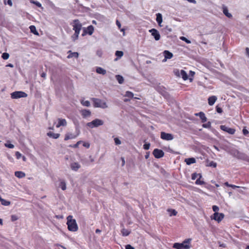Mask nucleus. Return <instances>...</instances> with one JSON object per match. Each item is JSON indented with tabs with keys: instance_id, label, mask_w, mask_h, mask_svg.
<instances>
[{
	"instance_id": "29",
	"label": "nucleus",
	"mask_w": 249,
	"mask_h": 249,
	"mask_svg": "<svg viewBox=\"0 0 249 249\" xmlns=\"http://www.w3.org/2000/svg\"><path fill=\"white\" fill-rule=\"evenodd\" d=\"M96 72L99 74L105 75L107 73L106 70L101 67H97L96 69Z\"/></svg>"
},
{
	"instance_id": "11",
	"label": "nucleus",
	"mask_w": 249,
	"mask_h": 249,
	"mask_svg": "<svg viewBox=\"0 0 249 249\" xmlns=\"http://www.w3.org/2000/svg\"><path fill=\"white\" fill-rule=\"evenodd\" d=\"M220 129L227 133H228L230 134L233 135L235 132V129L232 128H230L228 126H226L225 125H221L220 126Z\"/></svg>"
},
{
	"instance_id": "47",
	"label": "nucleus",
	"mask_w": 249,
	"mask_h": 249,
	"mask_svg": "<svg viewBox=\"0 0 249 249\" xmlns=\"http://www.w3.org/2000/svg\"><path fill=\"white\" fill-rule=\"evenodd\" d=\"M150 143L149 142L145 143L143 145V149H144L145 150H148L150 148Z\"/></svg>"
},
{
	"instance_id": "35",
	"label": "nucleus",
	"mask_w": 249,
	"mask_h": 249,
	"mask_svg": "<svg viewBox=\"0 0 249 249\" xmlns=\"http://www.w3.org/2000/svg\"><path fill=\"white\" fill-rule=\"evenodd\" d=\"M199 177V178H202V175L201 174H197L196 173H194L192 174V179L195 180L197 177Z\"/></svg>"
},
{
	"instance_id": "2",
	"label": "nucleus",
	"mask_w": 249,
	"mask_h": 249,
	"mask_svg": "<svg viewBox=\"0 0 249 249\" xmlns=\"http://www.w3.org/2000/svg\"><path fill=\"white\" fill-rule=\"evenodd\" d=\"M192 239H186L183 242L181 243H175L173 245V248L176 249H189L191 248L190 243Z\"/></svg>"
},
{
	"instance_id": "25",
	"label": "nucleus",
	"mask_w": 249,
	"mask_h": 249,
	"mask_svg": "<svg viewBox=\"0 0 249 249\" xmlns=\"http://www.w3.org/2000/svg\"><path fill=\"white\" fill-rule=\"evenodd\" d=\"M179 76L181 77V78L184 80H186L188 79V74L187 73H186V72L183 70H181L180 71V75H179Z\"/></svg>"
},
{
	"instance_id": "62",
	"label": "nucleus",
	"mask_w": 249,
	"mask_h": 249,
	"mask_svg": "<svg viewBox=\"0 0 249 249\" xmlns=\"http://www.w3.org/2000/svg\"><path fill=\"white\" fill-rule=\"evenodd\" d=\"M116 25H117L118 28L119 29H120L121 26V23L118 20H117V21H116Z\"/></svg>"
},
{
	"instance_id": "64",
	"label": "nucleus",
	"mask_w": 249,
	"mask_h": 249,
	"mask_svg": "<svg viewBox=\"0 0 249 249\" xmlns=\"http://www.w3.org/2000/svg\"><path fill=\"white\" fill-rule=\"evenodd\" d=\"M121 160H122V165L124 166V164H125V160H124V158L122 157L121 158Z\"/></svg>"
},
{
	"instance_id": "12",
	"label": "nucleus",
	"mask_w": 249,
	"mask_h": 249,
	"mask_svg": "<svg viewBox=\"0 0 249 249\" xmlns=\"http://www.w3.org/2000/svg\"><path fill=\"white\" fill-rule=\"evenodd\" d=\"M149 32L151 33L152 36L154 37L156 41L159 40L160 38V34L159 31L154 28L149 30Z\"/></svg>"
},
{
	"instance_id": "10",
	"label": "nucleus",
	"mask_w": 249,
	"mask_h": 249,
	"mask_svg": "<svg viewBox=\"0 0 249 249\" xmlns=\"http://www.w3.org/2000/svg\"><path fill=\"white\" fill-rule=\"evenodd\" d=\"M224 217V214L223 213H214L212 216V219L217 221L220 222Z\"/></svg>"
},
{
	"instance_id": "34",
	"label": "nucleus",
	"mask_w": 249,
	"mask_h": 249,
	"mask_svg": "<svg viewBox=\"0 0 249 249\" xmlns=\"http://www.w3.org/2000/svg\"><path fill=\"white\" fill-rule=\"evenodd\" d=\"M81 104L83 106H85V107H89L90 106V103L89 101L88 100H82L81 101Z\"/></svg>"
},
{
	"instance_id": "5",
	"label": "nucleus",
	"mask_w": 249,
	"mask_h": 249,
	"mask_svg": "<svg viewBox=\"0 0 249 249\" xmlns=\"http://www.w3.org/2000/svg\"><path fill=\"white\" fill-rule=\"evenodd\" d=\"M27 94L24 91H16L11 93V97L12 99H18L20 98L26 97Z\"/></svg>"
},
{
	"instance_id": "52",
	"label": "nucleus",
	"mask_w": 249,
	"mask_h": 249,
	"mask_svg": "<svg viewBox=\"0 0 249 249\" xmlns=\"http://www.w3.org/2000/svg\"><path fill=\"white\" fill-rule=\"evenodd\" d=\"M5 147L9 148H13L14 147V145L12 143H6L4 144Z\"/></svg>"
},
{
	"instance_id": "26",
	"label": "nucleus",
	"mask_w": 249,
	"mask_h": 249,
	"mask_svg": "<svg viewBox=\"0 0 249 249\" xmlns=\"http://www.w3.org/2000/svg\"><path fill=\"white\" fill-rule=\"evenodd\" d=\"M185 162L187 165H191V164L196 163V160L194 158H189L186 159Z\"/></svg>"
},
{
	"instance_id": "53",
	"label": "nucleus",
	"mask_w": 249,
	"mask_h": 249,
	"mask_svg": "<svg viewBox=\"0 0 249 249\" xmlns=\"http://www.w3.org/2000/svg\"><path fill=\"white\" fill-rule=\"evenodd\" d=\"M15 155L17 159H19L22 156L21 154L18 151L16 152Z\"/></svg>"
},
{
	"instance_id": "15",
	"label": "nucleus",
	"mask_w": 249,
	"mask_h": 249,
	"mask_svg": "<svg viewBox=\"0 0 249 249\" xmlns=\"http://www.w3.org/2000/svg\"><path fill=\"white\" fill-rule=\"evenodd\" d=\"M195 115L196 116H199L200 119L201 120V122L203 123L206 122L207 120V119L206 117L205 116L204 113L203 112L196 113H195Z\"/></svg>"
},
{
	"instance_id": "57",
	"label": "nucleus",
	"mask_w": 249,
	"mask_h": 249,
	"mask_svg": "<svg viewBox=\"0 0 249 249\" xmlns=\"http://www.w3.org/2000/svg\"><path fill=\"white\" fill-rule=\"evenodd\" d=\"M125 249H134V248H133L130 245L128 244L125 246Z\"/></svg>"
},
{
	"instance_id": "14",
	"label": "nucleus",
	"mask_w": 249,
	"mask_h": 249,
	"mask_svg": "<svg viewBox=\"0 0 249 249\" xmlns=\"http://www.w3.org/2000/svg\"><path fill=\"white\" fill-rule=\"evenodd\" d=\"M80 131L78 130V133L76 135H74L72 133H68L65 135V137L64 138L65 141H67L70 139H73L75 138L79 134Z\"/></svg>"
},
{
	"instance_id": "4",
	"label": "nucleus",
	"mask_w": 249,
	"mask_h": 249,
	"mask_svg": "<svg viewBox=\"0 0 249 249\" xmlns=\"http://www.w3.org/2000/svg\"><path fill=\"white\" fill-rule=\"evenodd\" d=\"M104 124V122L100 119H95L90 122L88 123L87 125L90 128L97 127Z\"/></svg>"
},
{
	"instance_id": "39",
	"label": "nucleus",
	"mask_w": 249,
	"mask_h": 249,
	"mask_svg": "<svg viewBox=\"0 0 249 249\" xmlns=\"http://www.w3.org/2000/svg\"><path fill=\"white\" fill-rule=\"evenodd\" d=\"M124 54L123 52L121 51H116L115 52V55L119 58H121Z\"/></svg>"
},
{
	"instance_id": "56",
	"label": "nucleus",
	"mask_w": 249,
	"mask_h": 249,
	"mask_svg": "<svg viewBox=\"0 0 249 249\" xmlns=\"http://www.w3.org/2000/svg\"><path fill=\"white\" fill-rule=\"evenodd\" d=\"M18 219V217L16 215H12L11 216V220L12 221H15Z\"/></svg>"
},
{
	"instance_id": "3",
	"label": "nucleus",
	"mask_w": 249,
	"mask_h": 249,
	"mask_svg": "<svg viewBox=\"0 0 249 249\" xmlns=\"http://www.w3.org/2000/svg\"><path fill=\"white\" fill-rule=\"evenodd\" d=\"M91 100L93 101L94 107H100L105 109L108 107L106 102L101 99L92 98Z\"/></svg>"
},
{
	"instance_id": "24",
	"label": "nucleus",
	"mask_w": 249,
	"mask_h": 249,
	"mask_svg": "<svg viewBox=\"0 0 249 249\" xmlns=\"http://www.w3.org/2000/svg\"><path fill=\"white\" fill-rule=\"evenodd\" d=\"M47 136L50 138H52L53 139H56L58 138L60 136V134L58 133H54L53 132L50 131L47 133Z\"/></svg>"
},
{
	"instance_id": "9",
	"label": "nucleus",
	"mask_w": 249,
	"mask_h": 249,
	"mask_svg": "<svg viewBox=\"0 0 249 249\" xmlns=\"http://www.w3.org/2000/svg\"><path fill=\"white\" fill-rule=\"evenodd\" d=\"M153 154L156 158L160 159L164 156V153L162 150L156 148L153 150Z\"/></svg>"
},
{
	"instance_id": "13",
	"label": "nucleus",
	"mask_w": 249,
	"mask_h": 249,
	"mask_svg": "<svg viewBox=\"0 0 249 249\" xmlns=\"http://www.w3.org/2000/svg\"><path fill=\"white\" fill-rule=\"evenodd\" d=\"M72 25L73 30H81L82 27V25L80 23V21L78 19H76L73 20Z\"/></svg>"
},
{
	"instance_id": "60",
	"label": "nucleus",
	"mask_w": 249,
	"mask_h": 249,
	"mask_svg": "<svg viewBox=\"0 0 249 249\" xmlns=\"http://www.w3.org/2000/svg\"><path fill=\"white\" fill-rule=\"evenodd\" d=\"M88 34V33L86 30V28H83V33L82 35V36H85L86 35Z\"/></svg>"
},
{
	"instance_id": "54",
	"label": "nucleus",
	"mask_w": 249,
	"mask_h": 249,
	"mask_svg": "<svg viewBox=\"0 0 249 249\" xmlns=\"http://www.w3.org/2000/svg\"><path fill=\"white\" fill-rule=\"evenodd\" d=\"M83 145V146H84L87 148H89L90 147V144L89 142H84Z\"/></svg>"
},
{
	"instance_id": "18",
	"label": "nucleus",
	"mask_w": 249,
	"mask_h": 249,
	"mask_svg": "<svg viewBox=\"0 0 249 249\" xmlns=\"http://www.w3.org/2000/svg\"><path fill=\"white\" fill-rule=\"evenodd\" d=\"M67 125V122L65 119L58 118V124H56V127L59 128L61 126H66Z\"/></svg>"
},
{
	"instance_id": "42",
	"label": "nucleus",
	"mask_w": 249,
	"mask_h": 249,
	"mask_svg": "<svg viewBox=\"0 0 249 249\" xmlns=\"http://www.w3.org/2000/svg\"><path fill=\"white\" fill-rule=\"evenodd\" d=\"M207 166H210V167H212L213 168H215L217 166V163L213 161H211L209 163V164L207 165Z\"/></svg>"
},
{
	"instance_id": "19",
	"label": "nucleus",
	"mask_w": 249,
	"mask_h": 249,
	"mask_svg": "<svg viewBox=\"0 0 249 249\" xmlns=\"http://www.w3.org/2000/svg\"><path fill=\"white\" fill-rule=\"evenodd\" d=\"M223 12L224 14L229 18H231L232 17V15L229 12L228 9L227 7L225 5H223L222 7Z\"/></svg>"
},
{
	"instance_id": "36",
	"label": "nucleus",
	"mask_w": 249,
	"mask_h": 249,
	"mask_svg": "<svg viewBox=\"0 0 249 249\" xmlns=\"http://www.w3.org/2000/svg\"><path fill=\"white\" fill-rule=\"evenodd\" d=\"M59 187L62 190H65L66 189V184L65 181L64 180L61 181L59 184Z\"/></svg>"
},
{
	"instance_id": "58",
	"label": "nucleus",
	"mask_w": 249,
	"mask_h": 249,
	"mask_svg": "<svg viewBox=\"0 0 249 249\" xmlns=\"http://www.w3.org/2000/svg\"><path fill=\"white\" fill-rule=\"evenodd\" d=\"M96 54L97 55H98L99 57H101L102 54V52L101 50H98L96 52Z\"/></svg>"
},
{
	"instance_id": "43",
	"label": "nucleus",
	"mask_w": 249,
	"mask_h": 249,
	"mask_svg": "<svg viewBox=\"0 0 249 249\" xmlns=\"http://www.w3.org/2000/svg\"><path fill=\"white\" fill-rule=\"evenodd\" d=\"M31 2L32 3H34V4H35L36 6H37L38 7H42V5L38 1H35V0H32L31 1Z\"/></svg>"
},
{
	"instance_id": "21",
	"label": "nucleus",
	"mask_w": 249,
	"mask_h": 249,
	"mask_svg": "<svg viewBox=\"0 0 249 249\" xmlns=\"http://www.w3.org/2000/svg\"><path fill=\"white\" fill-rule=\"evenodd\" d=\"M81 166L78 162H73L71 164V168L72 170L77 171Z\"/></svg>"
},
{
	"instance_id": "46",
	"label": "nucleus",
	"mask_w": 249,
	"mask_h": 249,
	"mask_svg": "<svg viewBox=\"0 0 249 249\" xmlns=\"http://www.w3.org/2000/svg\"><path fill=\"white\" fill-rule=\"evenodd\" d=\"M216 111L218 113H221L223 112L222 108L219 106V105L216 106Z\"/></svg>"
},
{
	"instance_id": "20",
	"label": "nucleus",
	"mask_w": 249,
	"mask_h": 249,
	"mask_svg": "<svg viewBox=\"0 0 249 249\" xmlns=\"http://www.w3.org/2000/svg\"><path fill=\"white\" fill-rule=\"evenodd\" d=\"M156 21L158 23V25L161 27V23L162 22V16L160 13L156 14Z\"/></svg>"
},
{
	"instance_id": "40",
	"label": "nucleus",
	"mask_w": 249,
	"mask_h": 249,
	"mask_svg": "<svg viewBox=\"0 0 249 249\" xmlns=\"http://www.w3.org/2000/svg\"><path fill=\"white\" fill-rule=\"evenodd\" d=\"M1 57L4 60H7L9 57V54L7 53H4L2 54Z\"/></svg>"
},
{
	"instance_id": "32",
	"label": "nucleus",
	"mask_w": 249,
	"mask_h": 249,
	"mask_svg": "<svg viewBox=\"0 0 249 249\" xmlns=\"http://www.w3.org/2000/svg\"><path fill=\"white\" fill-rule=\"evenodd\" d=\"M121 232L123 236H126L130 234V231L127 229L124 228L122 230Z\"/></svg>"
},
{
	"instance_id": "59",
	"label": "nucleus",
	"mask_w": 249,
	"mask_h": 249,
	"mask_svg": "<svg viewBox=\"0 0 249 249\" xmlns=\"http://www.w3.org/2000/svg\"><path fill=\"white\" fill-rule=\"evenodd\" d=\"M6 4H7L8 5H9L10 6H12V4H13L11 0H7V2H6Z\"/></svg>"
},
{
	"instance_id": "33",
	"label": "nucleus",
	"mask_w": 249,
	"mask_h": 249,
	"mask_svg": "<svg viewBox=\"0 0 249 249\" xmlns=\"http://www.w3.org/2000/svg\"><path fill=\"white\" fill-rule=\"evenodd\" d=\"M29 28L30 29V31L31 33H33L35 35H38V33L36 30V28L34 25H31L29 27Z\"/></svg>"
},
{
	"instance_id": "45",
	"label": "nucleus",
	"mask_w": 249,
	"mask_h": 249,
	"mask_svg": "<svg viewBox=\"0 0 249 249\" xmlns=\"http://www.w3.org/2000/svg\"><path fill=\"white\" fill-rule=\"evenodd\" d=\"M202 126L204 128H210L211 126V123L210 122H208L206 124H202Z\"/></svg>"
},
{
	"instance_id": "23",
	"label": "nucleus",
	"mask_w": 249,
	"mask_h": 249,
	"mask_svg": "<svg viewBox=\"0 0 249 249\" xmlns=\"http://www.w3.org/2000/svg\"><path fill=\"white\" fill-rule=\"evenodd\" d=\"M217 100V97L215 96H212L209 97L208 98V104L210 106H213L216 100Z\"/></svg>"
},
{
	"instance_id": "6",
	"label": "nucleus",
	"mask_w": 249,
	"mask_h": 249,
	"mask_svg": "<svg viewBox=\"0 0 249 249\" xmlns=\"http://www.w3.org/2000/svg\"><path fill=\"white\" fill-rule=\"evenodd\" d=\"M233 156L238 159L242 160H243L247 161L249 160V157L246 154L240 152L238 150H235L234 152Z\"/></svg>"
},
{
	"instance_id": "63",
	"label": "nucleus",
	"mask_w": 249,
	"mask_h": 249,
	"mask_svg": "<svg viewBox=\"0 0 249 249\" xmlns=\"http://www.w3.org/2000/svg\"><path fill=\"white\" fill-rule=\"evenodd\" d=\"M41 76L44 78H45L46 77V73L45 72H43L41 74Z\"/></svg>"
},
{
	"instance_id": "30",
	"label": "nucleus",
	"mask_w": 249,
	"mask_h": 249,
	"mask_svg": "<svg viewBox=\"0 0 249 249\" xmlns=\"http://www.w3.org/2000/svg\"><path fill=\"white\" fill-rule=\"evenodd\" d=\"M0 202L1 204L3 206H9L10 205L11 202L9 201L6 200L4 199H3L1 198V197L0 196Z\"/></svg>"
},
{
	"instance_id": "44",
	"label": "nucleus",
	"mask_w": 249,
	"mask_h": 249,
	"mask_svg": "<svg viewBox=\"0 0 249 249\" xmlns=\"http://www.w3.org/2000/svg\"><path fill=\"white\" fill-rule=\"evenodd\" d=\"M180 39L182 40V41H185L186 43H187V44H190L191 43V41L190 40H189L188 39H187L186 37H184V36H181L180 37Z\"/></svg>"
},
{
	"instance_id": "37",
	"label": "nucleus",
	"mask_w": 249,
	"mask_h": 249,
	"mask_svg": "<svg viewBox=\"0 0 249 249\" xmlns=\"http://www.w3.org/2000/svg\"><path fill=\"white\" fill-rule=\"evenodd\" d=\"M168 212H170V216H175L177 214V212L174 209H168Z\"/></svg>"
},
{
	"instance_id": "16",
	"label": "nucleus",
	"mask_w": 249,
	"mask_h": 249,
	"mask_svg": "<svg viewBox=\"0 0 249 249\" xmlns=\"http://www.w3.org/2000/svg\"><path fill=\"white\" fill-rule=\"evenodd\" d=\"M81 115L84 118L89 117L91 116V111L89 109H82L81 110Z\"/></svg>"
},
{
	"instance_id": "7",
	"label": "nucleus",
	"mask_w": 249,
	"mask_h": 249,
	"mask_svg": "<svg viewBox=\"0 0 249 249\" xmlns=\"http://www.w3.org/2000/svg\"><path fill=\"white\" fill-rule=\"evenodd\" d=\"M156 90L164 97L168 96V93L166 91V89L163 86L158 85L155 87Z\"/></svg>"
},
{
	"instance_id": "55",
	"label": "nucleus",
	"mask_w": 249,
	"mask_h": 249,
	"mask_svg": "<svg viewBox=\"0 0 249 249\" xmlns=\"http://www.w3.org/2000/svg\"><path fill=\"white\" fill-rule=\"evenodd\" d=\"M83 142L81 141H79L78 142H77L74 145H73V147L74 148H77L78 147V145L81 143L82 142Z\"/></svg>"
},
{
	"instance_id": "38",
	"label": "nucleus",
	"mask_w": 249,
	"mask_h": 249,
	"mask_svg": "<svg viewBox=\"0 0 249 249\" xmlns=\"http://www.w3.org/2000/svg\"><path fill=\"white\" fill-rule=\"evenodd\" d=\"M133 96H134V94L132 92L129 91H127L125 92V94L124 95L125 97H127L130 98H133Z\"/></svg>"
},
{
	"instance_id": "31",
	"label": "nucleus",
	"mask_w": 249,
	"mask_h": 249,
	"mask_svg": "<svg viewBox=\"0 0 249 249\" xmlns=\"http://www.w3.org/2000/svg\"><path fill=\"white\" fill-rule=\"evenodd\" d=\"M116 80L118 81V83L120 84L123 83L124 79V77L121 75H116L115 76Z\"/></svg>"
},
{
	"instance_id": "28",
	"label": "nucleus",
	"mask_w": 249,
	"mask_h": 249,
	"mask_svg": "<svg viewBox=\"0 0 249 249\" xmlns=\"http://www.w3.org/2000/svg\"><path fill=\"white\" fill-rule=\"evenodd\" d=\"M15 176L19 178H21L25 176V174L22 171H16Z\"/></svg>"
},
{
	"instance_id": "27",
	"label": "nucleus",
	"mask_w": 249,
	"mask_h": 249,
	"mask_svg": "<svg viewBox=\"0 0 249 249\" xmlns=\"http://www.w3.org/2000/svg\"><path fill=\"white\" fill-rule=\"evenodd\" d=\"M86 30L88 33V34L89 36H91L93 33L94 28L92 25H89L88 26L87 28H86Z\"/></svg>"
},
{
	"instance_id": "49",
	"label": "nucleus",
	"mask_w": 249,
	"mask_h": 249,
	"mask_svg": "<svg viewBox=\"0 0 249 249\" xmlns=\"http://www.w3.org/2000/svg\"><path fill=\"white\" fill-rule=\"evenodd\" d=\"M212 209L213 211L214 212V213H218L217 212L219 210V207L216 205H213L212 207Z\"/></svg>"
},
{
	"instance_id": "61",
	"label": "nucleus",
	"mask_w": 249,
	"mask_h": 249,
	"mask_svg": "<svg viewBox=\"0 0 249 249\" xmlns=\"http://www.w3.org/2000/svg\"><path fill=\"white\" fill-rule=\"evenodd\" d=\"M246 55L249 58V48H246Z\"/></svg>"
},
{
	"instance_id": "50",
	"label": "nucleus",
	"mask_w": 249,
	"mask_h": 249,
	"mask_svg": "<svg viewBox=\"0 0 249 249\" xmlns=\"http://www.w3.org/2000/svg\"><path fill=\"white\" fill-rule=\"evenodd\" d=\"M78 37H79V36L77 35H76L75 34H74L72 36H71V39L73 41H75L76 40L78 39Z\"/></svg>"
},
{
	"instance_id": "22",
	"label": "nucleus",
	"mask_w": 249,
	"mask_h": 249,
	"mask_svg": "<svg viewBox=\"0 0 249 249\" xmlns=\"http://www.w3.org/2000/svg\"><path fill=\"white\" fill-rule=\"evenodd\" d=\"M68 53L69 54L68 55V58H71L72 57L78 58L79 56V53L77 52H72L71 51H69Z\"/></svg>"
},
{
	"instance_id": "41",
	"label": "nucleus",
	"mask_w": 249,
	"mask_h": 249,
	"mask_svg": "<svg viewBox=\"0 0 249 249\" xmlns=\"http://www.w3.org/2000/svg\"><path fill=\"white\" fill-rule=\"evenodd\" d=\"M201 178H199V177L198 178L196 179V184L197 185H203L205 184V182L203 180H200Z\"/></svg>"
},
{
	"instance_id": "8",
	"label": "nucleus",
	"mask_w": 249,
	"mask_h": 249,
	"mask_svg": "<svg viewBox=\"0 0 249 249\" xmlns=\"http://www.w3.org/2000/svg\"><path fill=\"white\" fill-rule=\"evenodd\" d=\"M160 138L165 141H171L174 139L173 135L171 133H167L165 132L160 133Z\"/></svg>"
},
{
	"instance_id": "48",
	"label": "nucleus",
	"mask_w": 249,
	"mask_h": 249,
	"mask_svg": "<svg viewBox=\"0 0 249 249\" xmlns=\"http://www.w3.org/2000/svg\"><path fill=\"white\" fill-rule=\"evenodd\" d=\"M114 140L116 145H120L121 144V141L120 140L119 138H115Z\"/></svg>"
},
{
	"instance_id": "1",
	"label": "nucleus",
	"mask_w": 249,
	"mask_h": 249,
	"mask_svg": "<svg viewBox=\"0 0 249 249\" xmlns=\"http://www.w3.org/2000/svg\"><path fill=\"white\" fill-rule=\"evenodd\" d=\"M68 229L70 231H76L78 230V227L75 219L72 218V215H69L67 217Z\"/></svg>"
},
{
	"instance_id": "17",
	"label": "nucleus",
	"mask_w": 249,
	"mask_h": 249,
	"mask_svg": "<svg viewBox=\"0 0 249 249\" xmlns=\"http://www.w3.org/2000/svg\"><path fill=\"white\" fill-rule=\"evenodd\" d=\"M163 53L164 56V59L163 60V61H166L167 59H171V58H172L173 56V53L167 50H165L163 52Z\"/></svg>"
},
{
	"instance_id": "51",
	"label": "nucleus",
	"mask_w": 249,
	"mask_h": 249,
	"mask_svg": "<svg viewBox=\"0 0 249 249\" xmlns=\"http://www.w3.org/2000/svg\"><path fill=\"white\" fill-rule=\"evenodd\" d=\"M243 133L246 136H248L249 135V131L245 128H244L243 129Z\"/></svg>"
}]
</instances>
